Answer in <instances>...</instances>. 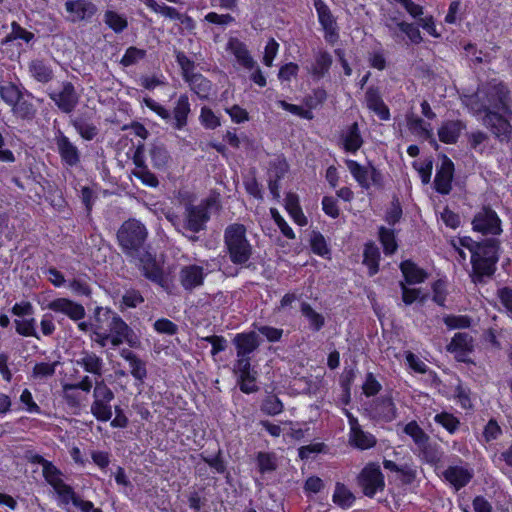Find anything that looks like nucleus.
Returning <instances> with one entry per match:
<instances>
[{
    "label": "nucleus",
    "mask_w": 512,
    "mask_h": 512,
    "mask_svg": "<svg viewBox=\"0 0 512 512\" xmlns=\"http://www.w3.org/2000/svg\"><path fill=\"white\" fill-rule=\"evenodd\" d=\"M147 236L145 225L136 219L123 222L117 231V240L122 252L137 266L150 261L153 255L145 245Z\"/></svg>",
    "instance_id": "f257e3e1"
},
{
    "label": "nucleus",
    "mask_w": 512,
    "mask_h": 512,
    "mask_svg": "<svg viewBox=\"0 0 512 512\" xmlns=\"http://www.w3.org/2000/svg\"><path fill=\"white\" fill-rule=\"evenodd\" d=\"M500 240L497 238H485L479 241V244L471 255L472 281L485 283L486 278H492L496 271V264L499 261Z\"/></svg>",
    "instance_id": "f03ea898"
},
{
    "label": "nucleus",
    "mask_w": 512,
    "mask_h": 512,
    "mask_svg": "<svg viewBox=\"0 0 512 512\" xmlns=\"http://www.w3.org/2000/svg\"><path fill=\"white\" fill-rule=\"evenodd\" d=\"M246 226L241 223L229 224L224 230V247L234 265L250 268L249 260L253 247L246 236Z\"/></svg>",
    "instance_id": "7ed1b4c3"
},
{
    "label": "nucleus",
    "mask_w": 512,
    "mask_h": 512,
    "mask_svg": "<svg viewBox=\"0 0 512 512\" xmlns=\"http://www.w3.org/2000/svg\"><path fill=\"white\" fill-rule=\"evenodd\" d=\"M78 327L82 331L92 330V338L101 347H105L110 341L113 346H118L124 342L125 332L128 331L127 322H110L109 329L101 331L98 325L92 322H78Z\"/></svg>",
    "instance_id": "20e7f679"
},
{
    "label": "nucleus",
    "mask_w": 512,
    "mask_h": 512,
    "mask_svg": "<svg viewBox=\"0 0 512 512\" xmlns=\"http://www.w3.org/2000/svg\"><path fill=\"white\" fill-rule=\"evenodd\" d=\"M357 483L363 494L369 498L375 496L377 492H381L385 488L384 475L375 463L367 464L359 473Z\"/></svg>",
    "instance_id": "39448f33"
},
{
    "label": "nucleus",
    "mask_w": 512,
    "mask_h": 512,
    "mask_svg": "<svg viewBox=\"0 0 512 512\" xmlns=\"http://www.w3.org/2000/svg\"><path fill=\"white\" fill-rule=\"evenodd\" d=\"M480 111L485 113L483 117L484 125L490 129L498 141L509 142L512 136V125L507 118L499 113L500 110L483 107Z\"/></svg>",
    "instance_id": "423d86ee"
},
{
    "label": "nucleus",
    "mask_w": 512,
    "mask_h": 512,
    "mask_svg": "<svg viewBox=\"0 0 512 512\" xmlns=\"http://www.w3.org/2000/svg\"><path fill=\"white\" fill-rule=\"evenodd\" d=\"M473 230L483 235H500L502 233L501 220L490 206L483 208L474 215Z\"/></svg>",
    "instance_id": "0eeeda50"
},
{
    "label": "nucleus",
    "mask_w": 512,
    "mask_h": 512,
    "mask_svg": "<svg viewBox=\"0 0 512 512\" xmlns=\"http://www.w3.org/2000/svg\"><path fill=\"white\" fill-rule=\"evenodd\" d=\"M233 373L238 375L237 385L244 394L259 391L256 385L257 371L252 368L251 359H237L233 365Z\"/></svg>",
    "instance_id": "6e6552de"
},
{
    "label": "nucleus",
    "mask_w": 512,
    "mask_h": 512,
    "mask_svg": "<svg viewBox=\"0 0 512 512\" xmlns=\"http://www.w3.org/2000/svg\"><path fill=\"white\" fill-rule=\"evenodd\" d=\"M49 98L55 103L57 108L65 114H71L79 103V94L72 82H62V89L59 92H48Z\"/></svg>",
    "instance_id": "1a4fd4ad"
},
{
    "label": "nucleus",
    "mask_w": 512,
    "mask_h": 512,
    "mask_svg": "<svg viewBox=\"0 0 512 512\" xmlns=\"http://www.w3.org/2000/svg\"><path fill=\"white\" fill-rule=\"evenodd\" d=\"M366 410L374 420L391 422L397 417V409L390 393L373 399Z\"/></svg>",
    "instance_id": "9d476101"
},
{
    "label": "nucleus",
    "mask_w": 512,
    "mask_h": 512,
    "mask_svg": "<svg viewBox=\"0 0 512 512\" xmlns=\"http://www.w3.org/2000/svg\"><path fill=\"white\" fill-rule=\"evenodd\" d=\"M54 141L63 165L67 167H76L80 164V150L60 129L55 133Z\"/></svg>",
    "instance_id": "9b49d317"
},
{
    "label": "nucleus",
    "mask_w": 512,
    "mask_h": 512,
    "mask_svg": "<svg viewBox=\"0 0 512 512\" xmlns=\"http://www.w3.org/2000/svg\"><path fill=\"white\" fill-rule=\"evenodd\" d=\"M210 220V213L204 207L193 205L191 203L185 205L184 221L185 231L199 233L206 230L207 223Z\"/></svg>",
    "instance_id": "f8f14e48"
},
{
    "label": "nucleus",
    "mask_w": 512,
    "mask_h": 512,
    "mask_svg": "<svg viewBox=\"0 0 512 512\" xmlns=\"http://www.w3.org/2000/svg\"><path fill=\"white\" fill-rule=\"evenodd\" d=\"M454 163L446 155H441V165L437 168L434 178V189L441 195H448L452 190L454 176Z\"/></svg>",
    "instance_id": "ddd939ff"
},
{
    "label": "nucleus",
    "mask_w": 512,
    "mask_h": 512,
    "mask_svg": "<svg viewBox=\"0 0 512 512\" xmlns=\"http://www.w3.org/2000/svg\"><path fill=\"white\" fill-rule=\"evenodd\" d=\"M486 99L489 107L492 110H502L504 113H511L509 108L510 91L508 87L500 82L497 84L489 85L486 90Z\"/></svg>",
    "instance_id": "4468645a"
},
{
    "label": "nucleus",
    "mask_w": 512,
    "mask_h": 512,
    "mask_svg": "<svg viewBox=\"0 0 512 512\" xmlns=\"http://www.w3.org/2000/svg\"><path fill=\"white\" fill-rule=\"evenodd\" d=\"M153 12L163 15L171 20H178L183 27L192 31L195 29L196 24L192 17L187 14L180 13L176 8L167 6L165 3H158L156 0H141Z\"/></svg>",
    "instance_id": "2eb2a0df"
},
{
    "label": "nucleus",
    "mask_w": 512,
    "mask_h": 512,
    "mask_svg": "<svg viewBox=\"0 0 512 512\" xmlns=\"http://www.w3.org/2000/svg\"><path fill=\"white\" fill-rule=\"evenodd\" d=\"M65 8L71 14L67 19L72 23L90 21L98 11L97 6L88 0H68Z\"/></svg>",
    "instance_id": "dca6fc26"
},
{
    "label": "nucleus",
    "mask_w": 512,
    "mask_h": 512,
    "mask_svg": "<svg viewBox=\"0 0 512 512\" xmlns=\"http://www.w3.org/2000/svg\"><path fill=\"white\" fill-rule=\"evenodd\" d=\"M16 40H22L26 44H29V43L35 41V35H34V33L23 28L18 22L13 21L11 23V32L8 33L0 42V45L2 47L1 48L2 53H6L10 60L19 58L21 55V51L18 52L17 57H15L14 52H11V54H9L8 46L13 44Z\"/></svg>",
    "instance_id": "f3484780"
},
{
    "label": "nucleus",
    "mask_w": 512,
    "mask_h": 512,
    "mask_svg": "<svg viewBox=\"0 0 512 512\" xmlns=\"http://www.w3.org/2000/svg\"><path fill=\"white\" fill-rule=\"evenodd\" d=\"M207 274L208 273L204 271L202 266L196 264L186 265L183 266L179 272V282L184 290L192 291L203 285Z\"/></svg>",
    "instance_id": "a211bd4d"
},
{
    "label": "nucleus",
    "mask_w": 512,
    "mask_h": 512,
    "mask_svg": "<svg viewBox=\"0 0 512 512\" xmlns=\"http://www.w3.org/2000/svg\"><path fill=\"white\" fill-rule=\"evenodd\" d=\"M70 124L80 137L86 141H92L99 134V128L93 121L92 113H79L77 116L70 118Z\"/></svg>",
    "instance_id": "6ab92c4d"
},
{
    "label": "nucleus",
    "mask_w": 512,
    "mask_h": 512,
    "mask_svg": "<svg viewBox=\"0 0 512 512\" xmlns=\"http://www.w3.org/2000/svg\"><path fill=\"white\" fill-rule=\"evenodd\" d=\"M233 343L236 347L237 359H251L249 355L260 346V338L255 331L238 333Z\"/></svg>",
    "instance_id": "aec40b11"
},
{
    "label": "nucleus",
    "mask_w": 512,
    "mask_h": 512,
    "mask_svg": "<svg viewBox=\"0 0 512 512\" xmlns=\"http://www.w3.org/2000/svg\"><path fill=\"white\" fill-rule=\"evenodd\" d=\"M48 309L67 315L71 320H81L85 316L84 307L66 298H58L47 305Z\"/></svg>",
    "instance_id": "412c9836"
},
{
    "label": "nucleus",
    "mask_w": 512,
    "mask_h": 512,
    "mask_svg": "<svg viewBox=\"0 0 512 512\" xmlns=\"http://www.w3.org/2000/svg\"><path fill=\"white\" fill-rule=\"evenodd\" d=\"M142 270L143 275L152 282L157 283L165 289H169L171 285V279L166 275L163 269L157 264L154 255L151 256L150 261L142 262L138 265Z\"/></svg>",
    "instance_id": "4be33fe9"
},
{
    "label": "nucleus",
    "mask_w": 512,
    "mask_h": 512,
    "mask_svg": "<svg viewBox=\"0 0 512 512\" xmlns=\"http://www.w3.org/2000/svg\"><path fill=\"white\" fill-rule=\"evenodd\" d=\"M28 73L36 82L43 85L50 83L55 77L52 66L45 59L40 58L28 63Z\"/></svg>",
    "instance_id": "5701e85b"
},
{
    "label": "nucleus",
    "mask_w": 512,
    "mask_h": 512,
    "mask_svg": "<svg viewBox=\"0 0 512 512\" xmlns=\"http://www.w3.org/2000/svg\"><path fill=\"white\" fill-rule=\"evenodd\" d=\"M400 271L404 277V283L408 285H416L425 282L429 273L423 268L419 267L411 259L404 260L399 265Z\"/></svg>",
    "instance_id": "b1692460"
},
{
    "label": "nucleus",
    "mask_w": 512,
    "mask_h": 512,
    "mask_svg": "<svg viewBox=\"0 0 512 512\" xmlns=\"http://www.w3.org/2000/svg\"><path fill=\"white\" fill-rule=\"evenodd\" d=\"M333 58L326 50H319L314 56V62L311 64L308 72L314 81H319L329 74Z\"/></svg>",
    "instance_id": "393cba45"
},
{
    "label": "nucleus",
    "mask_w": 512,
    "mask_h": 512,
    "mask_svg": "<svg viewBox=\"0 0 512 512\" xmlns=\"http://www.w3.org/2000/svg\"><path fill=\"white\" fill-rule=\"evenodd\" d=\"M365 100L367 107L375 112L381 120L387 121L390 119V110L384 103L378 87L370 86L365 93Z\"/></svg>",
    "instance_id": "a878e982"
},
{
    "label": "nucleus",
    "mask_w": 512,
    "mask_h": 512,
    "mask_svg": "<svg viewBox=\"0 0 512 512\" xmlns=\"http://www.w3.org/2000/svg\"><path fill=\"white\" fill-rule=\"evenodd\" d=\"M464 129L466 124L462 120H446L438 129L439 140L445 144H455Z\"/></svg>",
    "instance_id": "bb28decb"
},
{
    "label": "nucleus",
    "mask_w": 512,
    "mask_h": 512,
    "mask_svg": "<svg viewBox=\"0 0 512 512\" xmlns=\"http://www.w3.org/2000/svg\"><path fill=\"white\" fill-rule=\"evenodd\" d=\"M120 356L129 362L130 373L134 379L139 381L141 384L144 383V380L147 377L146 362L132 350L127 348H123L120 351Z\"/></svg>",
    "instance_id": "cd10ccee"
},
{
    "label": "nucleus",
    "mask_w": 512,
    "mask_h": 512,
    "mask_svg": "<svg viewBox=\"0 0 512 512\" xmlns=\"http://www.w3.org/2000/svg\"><path fill=\"white\" fill-rule=\"evenodd\" d=\"M21 96L33 98V94L22 84L17 85L11 81L0 83V97L8 106L11 107Z\"/></svg>",
    "instance_id": "c85d7f7f"
},
{
    "label": "nucleus",
    "mask_w": 512,
    "mask_h": 512,
    "mask_svg": "<svg viewBox=\"0 0 512 512\" xmlns=\"http://www.w3.org/2000/svg\"><path fill=\"white\" fill-rule=\"evenodd\" d=\"M443 476L458 491L471 481L473 472L461 466H449Z\"/></svg>",
    "instance_id": "c756f323"
},
{
    "label": "nucleus",
    "mask_w": 512,
    "mask_h": 512,
    "mask_svg": "<svg viewBox=\"0 0 512 512\" xmlns=\"http://www.w3.org/2000/svg\"><path fill=\"white\" fill-rule=\"evenodd\" d=\"M190 103L189 98L186 94H182L179 96L176 105L173 109L172 114V127L176 130L183 129L188 122V115L190 113Z\"/></svg>",
    "instance_id": "7c9ffc66"
},
{
    "label": "nucleus",
    "mask_w": 512,
    "mask_h": 512,
    "mask_svg": "<svg viewBox=\"0 0 512 512\" xmlns=\"http://www.w3.org/2000/svg\"><path fill=\"white\" fill-rule=\"evenodd\" d=\"M227 49H229L236 57L237 61L246 69H254L256 62L250 55L245 43L240 41L238 38H230L227 43Z\"/></svg>",
    "instance_id": "2f4dec72"
},
{
    "label": "nucleus",
    "mask_w": 512,
    "mask_h": 512,
    "mask_svg": "<svg viewBox=\"0 0 512 512\" xmlns=\"http://www.w3.org/2000/svg\"><path fill=\"white\" fill-rule=\"evenodd\" d=\"M285 209L296 224H298L299 226L307 225V217L304 215L302 211L299 196L296 193L288 192L286 194Z\"/></svg>",
    "instance_id": "473e14b6"
},
{
    "label": "nucleus",
    "mask_w": 512,
    "mask_h": 512,
    "mask_svg": "<svg viewBox=\"0 0 512 512\" xmlns=\"http://www.w3.org/2000/svg\"><path fill=\"white\" fill-rule=\"evenodd\" d=\"M341 139L344 142L345 151L351 153L357 152L364 142L358 123L354 122L348 126L347 130L341 135Z\"/></svg>",
    "instance_id": "72a5a7b5"
},
{
    "label": "nucleus",
    "mask_w": 512,
    "mask_h": 512,
    "mask_svg": "<svg viewBox=\"0 0 512 512\" xmlns=\"http://www.w3.org/2000/svg\"><path fill=\"white\" fill-rule=\"evenodd\" d=\"M152 165L157 170H165L171 160L169 151L163 143H153L149 149Z\"/></svg>",
    "instance_id": "f704fd0d"
},
{
    "label": "nucleus",
    "mask_w": 512,
    "mask_h": 512,
    "mask_svg": "<svg viewBox=\"0 0 512 512\" xmlns=\"http://www.w3.org/2000/svg\"><path fill=\"white\" fill-rule=\"evenodd\" d=\"M192 91H194L200 99H208L212 90V82L200 73L191 74L185 80Z\"/></svg>",
    "instance_id": "c9c22d12"
},
{
    "label": "nucleus",
    "mask_w": 512,
    "mask_h": 512,
    "mask_svg": "<svg viewBox=\"0 0 512 512\" xmlns=\"http://www.w3.org/2000/svg\"><path fill=\"white\" fill-rule=\"evenodd\" d=\"M21 96L12 106V113L19 119L25 121H32L37 115V108L29 100Z\"/></svg>",
    "instance_id": "e433bc0d"
},
{
    "label": "nucleus",
    "mask_w": 512,
    "mask_h": 512,
    "mask_svg": "<svg viewBox=\"0 0 512 512\" xmlns=\"http://www.w3.org/2000/svg\"><path fill=\"white\" fill-rule=\"evenodd\" d=\"M397 231L392 228H387L385 226H380L378 228V240L383 247V252L385 255H393L397 249L398 244L396 240Z\"/></svg>",
    "instance_id": "4c0bfd02"
},
{
    "label": "nucleus",
    "mask_w": 512,
    "mask_h": 512,
    "mask_svg": "<svg viewBox=\"0 0 512 512\" xmlns=\"http://www.w3.org/2000/svg\"><path fill=\"white\" fill-rule=\"evenodd\" d=\"M83 357L76 361L86 372L101 376L103 368V360L93 352H82Z\"/></svg>",
    "instance_id": "58836bf2"
},
{
    "label": "nucleus",
    "mask_w": 512,
    "mask_h": 512,
    "mask_svg": "<svg viewBox=\"0 0 512 512\" xmlns=\"http://www.w3.org/2000/svg\"><path fill=\"white\" fill-rule=\"evenodd\" d=\"M379 260V249L373 243L366 244L363 252V264L368 267V274L370 276L378 273Z\"/></svg>",
    "instance_id": "ea45409f"
},
{
    "label": "nucleus",
    "mask_w": 512,
    "mask_h": 512,
    "mask_svg": "<svg viewBox=\"0 0 512 512\" xmlns=\"http://www.w3.org/2000/svg\"><path fill=\"white\" fill-rule=\"evenodd\" d=\"M401 292H402V300L406 305H411L414 302H419L421 305H424L425 302L429 299L430 294L428 292H422L421 289L418 288H410L408 284L400 281L399 283Z\"/></svg>",
    "instance_id": "a19ab883"
},
{
    "label": "nucleus",
    "mask_w": 512,
    "mask_h": 512,
    "mask_svg": "<svg viewBox=\"0 0 512 512\" xmlns=\"http://www.w3.org/2000/svg\"><path fill=\"white\" fill-rule=\"evenodd\" d=\"M349 442L360 450H366L374 447L377 443L375 436L362 428L349 434Z\"/></svg>",
    "instance_id": "79ce46f5"
},
{
    "label": "nucleus",
    "mask_w": 512,
    "mask_h": 512,
    "mask_svg": "<svg viewBox=\"0 0 512 512\" xmlns=\"http://www.w3.org/2000/svg\"><path fill=\"white\" fill-rule=\"evenodd\" d=\"M314 7L318 14V20L323 30H328L336 26V19L331 13L330 8L323 0H314Z\"/></svg>",
    "instance_id": "37998d69"
},
{
    "label": "nucleus",
    "mask_w": 512,
    "mask_h": 512,
    "mask_svg": "<svg viewBox=\"0 0 512 512\" xmlns=\"http://www.w3.org/2000/svg\"><path fill=\"white\" fill-rule=\"evenodd\" d=\"M418 449L422 459L431 465H437L443 458L440 446L437 443H431L429 440Z\"/></svg>",
    "instance_id": "c03bdc74"
},
{
    "label": "nucleus",
    "mask_w": 512,
    "mask_h": 512,
    "mask_svg": "<svg viewBox=\"0 0 512 512\" xmlns=\"http://www.w3.org/2000/svg\"><path fill=\"white\" fill-rule=\"evenodd\" d=\"M332 500L339 507L346 509L352 506L355 496L343 483L337 482Z\"/></svg>",
    "instance_id": "a18cd8bd"
},
{
    "label": "nucleus",
    "mask_w": 512,
    "mask_h": 512,
    "mask_svg": "<svg viewBox=\"0 0 512 512\" xmlns=\"http://www.w3.org/2000/svg\"><path fill=\"white\" fill-rule=\"evenodd\" d=\"M474 349L473 339L468 333H456L447 346L449 352H472Z\"/></svg>",
    "instance_id": "49530a36"
},
{
    "label": "nucleus",
    "mask_w": 512,
    "mask_h": 512,
    "mask_svg": "<svg viewBox=\"0 0 512 512\" xmlns=\"http://www.w3.org/2000/svg\"><path fill=\"white\" fill-rule=\"evenodd\" d=\"M350 173L354 177V179L358 182V184L364 188L368 189L370 187V183L368 182L369 171L368 168L363 167L357 161L347 159L345 161Z\"/></svg>",
    "instance_id": "de8ad7c7"
},
{
    "label": "nucleus",
    "mask_w": 512,
    "mask_h": 512,
    "mask_svg": "<svg viewBox=\"0 0 512 512\" xmlns=\"http://www.w3.org/2000/svg\"><path fill=\"white\" fill-rule=\"evenodd\" d=\"M105 24L115 33H122L127 27V19L113 10H106L104 14Z\"/></svg>",
    "instance_id": "09e8293b"
},
{
    "label": "nucleus",
    "mask_w": 512,
    "mask_h": 512,
    "mask_svg": "<svg viewBox=\"0 0 512 512\" xmlns=\"http://www.w3.org/2000/svg\"><path fill=\"white\" fill-rule=\"evenodd\" d=\"M260 409L266 415L275 416L283 411L284 405L276 395L268 393L263 399Z\"/></svg>",
    "instance_id": "8fccbe9b"
},
{
    "label": "nucleus",
    "mask_w": 512,
    "mask_h": 512,
    "mask_svg": "<svg viewBox=\"0 0 512 512\" xmlns=\"http://www.w3.org/2000/svg\"><path fill=\"white\" fill-rule=\"evenodd\" d=\"M310 247L312 252L318 256L327 257L331 254V250L327 245L325 237L319 231H312Z\"/></svg>",
    "instance_id": "3c124183"
},
{
    "label": "nucleus",
    "mask_w": 512,
    "mask_h": 512,
    "mask_svg": "<svg viewBox=\"0 0 512 512\" xmlns=\"http://www.w3.org/2000/svg\"><path fill=\"white\" fill-rule=\"evenodd\" d=\"M404 432L413 439L418 448L430 440L429 435L414 420L405 425Z\"/></svg>",
    "instance_id": "603ef678"
},
{
    "label": "nucleus",
    "mask_w": 512,
    "mask_h": 512,
    "mask_svg": "<svg viewBox=\"0 0 512 512\" xmlns=\"http://www.w3.org/2000/svg\"><path fill=\"white\" fill-rule=\"evenodd\" d=\"M403 216V209L397 195L392 197L390 207L386 210L384 220L389 226H394L400 222Z\"/></svg>",
    "instance_id": "864d4df0"
},
{
    "label": "nucleus",
    "mask_w": 512,
    "mask_h": 512,
    "mask_svg": "<svg viewBox=\"0 0 512 512\" xmlns=\"http://www.w3.org/2000/svg\"><path fill=\"white\" fill-rule=\"evenodd\" d=\"M258 470L261 474L275 471L277 469L274 453L258 452L256 455Z\"/></svg>",
    "instance_id": "5fc2aeb1"
},
{
    "label": "nucleus",
    "mask_w": 512,
    "mask_h": 512,
    "mask_svg": "<svg viewBox=\"0 0 512 512\" xmlns=\"http://www.w3.org/2000/svg\"><path fill=\"white\" fill-rule=\"evenodd\" d=\"M434 421L445 428L450 434H454L460 427V421L453 414L441 412L435 415Z\"/></svg>",
    "instance_id": "6e6d98bb"
},
{
    "label": "nucleus",
    "mask_w": 512,
    "mask_h": 512,
    "mask_svg": "<svg viewBox=\"0 0 512 512\" xmlns=\"http://www.w3.org/2000/svg\"><path fill=\"white\" fill-rule=\"evenodd\" d=\"M271 176L278 180H282L289 171V164L284 154L278 155L274 160L269 162Z\"/></svg>",
    "instance_id": "4d7b16f0"
},
{
    "label": "nucleus",
    "mask_w": 512,
    "mask_h": 512,
    "mask_svg": "<svg viewBox=\"0 0 512 512\" xmlns=\"http://www.w3.org/2000/svg\"><path fill=\"white\" fill-rule=\"evenodd\" d=\"M147 55L146 50L130 46L126 49L125 54L120 60V64L124 67L135 65L140 60H143Z\"/></svg>",
    "instance_id": "13d9d810"
},
{
    "label": "nucleus",
    "mask_w": 512,
    "mask_h": 512,
    "mask_svg": "<svg viewBox=\"0 0 512 512\" xmlns=\"http://www.w3.org/2000/svg\"><path fill=\"white\" fill-rule=\"evenodd\" d=\"M92 415L101 422H107L112 417V407L110 402L93 401L91 404Z\"/></svg>",
    "instance_id": "bf43d9fd"
},
{
    "label": "nucleus",
    "mask_w": 512,
    "mask_h": 512,
    "mask_svg": "<svg viewBox=\"0 0 512 512\" xmlns=\"http://www.w3.org/2000/svg\"><path fill=\"white\" fill-rule=\"evenodd\" d=\"M407 126L413 133H417L425 139V132L432 131L430 123H426L422 118L414 116V114L407 115Z\"/></svg>",
    "instance_id": "052dcab7"
},
{
    "label": "nucleus",
    "mask_w": 512,
    "mask_h": 512,
    "mask_svg": "<svg viewBox=\"0 0 512 512\" xmlns=\"http://www.w3.org/2000/svg\"><path fill=\"white\" fill-rule=\"evenodd\" d=\"M199 121L206 129L211 130L216 129L221 125L220 118L217 117L212 109L207 106H203L201 108Z\"/></svg>",
    "instance_id": "680f3d73"
},
{
    "label": "nucleus",
    "mask_w": 512,
    "mask_h": 512,
    "mask_svg": "<svg viewBox=\"0 0 512 512\" xmlns=\"http://www.w3.org/2000/svg\"><path fill=\"white\" fill-rule=\"evenodd\" d=\"M73 386L72 383H65L62 386L63 399L70 408H80L81 395L77 392V388H68Z\"/></svg>",
    "instance_id": "e2e57ef3"
},
{
    "label": "nucleus",
    "mask_w": 512,
    "mask_h": 512,
    "mask_svg": "<svg viewBox=\"0 0 512 512\" xmlns=\"http://www.w3.org/2000/svg\"><path fill=\"white\" fill-rule=\"evenodd\" d=\"M327 99V92L324 88H315L312 93L304 97V104L309 109H315Z\"/></svg>",
    "instance_id": "0e129e2a"
},
{
    "label": "nucleus",
    "mask_w": 512,
    "mask_h": 512,
    "mask_svg": "<svg viewBox=\"0 0 512 512\" xmlns=\"http://www.w3.org/2000/svg\"><path fill=\"white\" fill-rule=\"evenodd\" d=\"M95 401L111 402L115 395L113 391L106 385L104 380L96 381L93 391Z\"/></svg>",
    "instance_id": "69168bd1"
},
{
    "label": "nucleus",
    "mask_w": 512,
    "mask_h": 512,
    "mask_svg": "<svg viewBox=\"0 0 512 512\" xmlns=\"http://www.w3.org/2000/svg\"><path fill=\"white\" fill-rule=\"evenodd\" d=\"M59 364L58 361L53 363H36L33 367L32 376L34 378L44 379L52 377L55 374L56 366Z\"/></svg>",
    "instance_id": "338daca9"
},
{
    "label": "nucleus",
    "mask_w": 512,
    "mask_h": 512,
    "mask_svg": "<svg viewBox=\"0 0 512 512\" xmlns=\"http://www.w3.org/2000/svg\"><path fill=\"white\" fill-rule=\"evenodd\" d=\"M382 389V385L375 378L372 372H368L362 385L363 393L366 397L376 396Z\"/></svg>",
    "instance_id": "774afa93"
}]
</instances>
